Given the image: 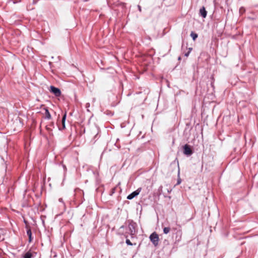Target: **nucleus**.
Returning a JSON list of instances; mask_svg holds the SVG:
<instances>
[{
	"label": "nucleus",
	"mask_w": 258,
	"mask_h": 258,
	"mask_svg": "<svg viewBox=\"0 0 258 258\" xmlns=\"http://www.w3.org/2000/svg\"><path fill=\"white\" fill-rule=\"evenodd\" d=\"M141 190H142L141 187L138 188L137 190H136L135 191H133L132 193H131L129 195H128L127 197V199L132 200L133 198H134L135 197H136L138 195H139V194L140 193V192L141 191Z\"/></svg>",
	"instance_id": "obj_3"
},
{
	"label": "nucleus",
	"mask_w": 258,
	"mask_h": 258,
	"mask_svg": "<svg viewBox=\"0 0 258 258\" xmlns=\"http://www.w3.org/2000/svg\"><path fill=\"white\" fill-rule=\"evenodd\" d=\"M27 234L29 237V242H31L32 240V232L30 227L26 226Z\"/></svg>",
	"instance_id": "obj_7"
},
{
	"label": "nucleus",
	"mask_w": 258,
	"mask_h": 258,
	"mask_svg": "<svg viewBox=\"0 0 258 258\" xmlns=\"http://www.w3.org/2000/svg\"><path fill=\"white\" fill-rule=\"evenodd\" d=\"M178 233H179L180 234V237H179V239H178V240H180V238H181V230H179V231L177 232Z\"/></svg>",
	"instance_id": "obj_17"
},
{
	"label": "nucleus",
	"mask_w": 258,
	"mask_h": 258,
	"mask_svg": "<svg viewBox=\"0 0 258 258\" xmlns=\"http://www.w3.org/2000/svg\"><path fill=\"white\" fill-rule=\"evenodd\" d=\"M181 182V179L180 178H178V180H177V184L178 185Z\"/></svg>",
	"instance_id": "obj_15"
},
{
	"label": "nucleus",
	"mask_w": 258,
	"mask_h": 258,
	"mask_svg": "<svg viewBox=\"0 0 258 258\" xmlns=\"http://www.w3.org/2000/svg\"><path fill=\"white\" fill-rule=\"evenodd\" d=\"M89 106H90V103H87L86 104V108H88Z\"/></svg>",
	"instance_id": "obj_18"
},
{
	"label": "nucleus",
	"mask_w": 258,
	"mask_h": 258,
	"mask_svg": "<svg viewBox=\"0 0 258 258\" xmlns=\"http://www.w3.org/2000/svg\"><path fill=\"white\" fill-rule=\"evenodd\" d=\"M66 117H67V112H66L63 114L62 118V120H61V123H62V129H64L66 128L65 121H66Z\"/></svg>",
	"instance_id": "obj_9"
},
{
	"label": "nucleus",
	"mask_w": 258,
	"mask_h": 258,
	"mask_svg": "<svg viewBox=\"0 0 258 258\" xmlns=\"http://www.w3.org/2000/svg\"><path fill=\"white\" fill-rule=\"evenodd\" d=\"M191 50V48H189V51H188V52H187V53H186L185 54V56H186V57H187V56H188V55H189V53L190 52V50Z\"/></svg>",
	"instance_id": "obj_14"
},
{
	"label": "nucleus",
	"mask_w": 258,
	"mask_h": 258,
	"mask_svg": "<svg viewBox=\"0 0 258 258\" xmlns=\"http://www.w3.org/2000/svg\"><path fill=\"white\" fill-rule=\"evenodd\" d=\"M128 224L126 227V232L125 234L130 235L131 238H134L136 233L137 224L132 220L128 221Z\"/></svg>",
	"instance_id": "obj_1"
},
{
	"label": "nucleus",
	"mask_w": 258,
	"mask_h": 258,
	"mask_svg": "<svg viewBox=\"0 0 258 258\" xmlns=\"http://www.w3.org/2000/svg\"><path fill=\"white\" fill-rule=\"evenodd\" d=\"M124 236L126 238V240H125V243H126L127 245H136V243H132L131 241L127 239V237H128V235L127 234H124Z\"/></svg>",
	"instance_id": "obj_10"
},
{
	"label": "nucleus",
	"mask_w": 258,
	"mask_h": 258,
	"mask_svg": "<svg viewBox=\"0 0 258 258\" xmlns=\"http://www.w3.org/2000/svg\"><path fill=\"white\" fill-rule=\"evenodd\" d=\"M45 110V118L47 119H50L51 118V116L49 112L48 109L47 108H44Z\"/></svg>",
	"instance_id": "obj_8"
},
{
	"label": "nucleus",
	"mask_w": 258,
	"mask_h": 258,
	"mask_svg": "<svg viewBox=\"0 0 258 258\" xmlns=\"http://www.w3.org/2000/svg\"><path fill=\"white\" fill-rule=\"evenodd\" d=\"M124 226H122L120 227V228H124Z\"/></svg>",
	"instance_id": "obj_21"
},
{
	"label": "nucleus",
	"mask_w": 258,
	"mask_h": 258,
	"mask_svg": "<svg viewBox=\"0 0 258 258\" xmlns=\"http://www.w3.org/2000/svg\"><path fill=\"white\" fill-rule=\"evenodd\" d=\"M183 153L187 156H190L192 154V150L189 145L186 144L183 146Z\"/></svg>",
	"instance_id": "obj_5"
},
{
	"label": "nucleus",
	"mask_w": 258,
	"mask_h": 258,
	"mask_svg": "<svg viewBox=\"0 0 258 258\" xmlns=\"http://www.w3.org/2000/svg\"><path fill=\"white\" fill-rule=\"evenodd\" d=\"M59 201L60 202H62V199H61V198H60V199H59Z\"/></svg>",
	"instance_id": "obj_19"
},
{
	"label": "nucleus",
	"mask_w": 258,
	"mask_h": 258,
	"mask_svg": "<svg viewBox=\"0 0 258 258\" xmlns=\"http://www.w3.org/2000/svg\"><path fill=\"white\" fill-rule=\"evenodd\" d=\"M46 128L47 130H48V131L50 130V128L46 126Z\"/></svg>",
	"instance_id": "obj_20"
},
{
	"label": "nucleus",
	"mask_w": 258,
	"mask_h": 258,
	"mask_svg": "<svg viewBox=\"0 0 258 258\" xmlns=\"http://www.w3.org/2000/svg\"><path fill=\"white\" fill-rule=\"evenodd\" d=\"M149 238L151 241L155 246H157L158 244L159 236L156 232L152 233Z\"/></svg>",
	"instance_id": "obj_2"
},
{
	"label": "nucleus",
	"mask_w": 258,
	"mask_h": 258,
	"mask_svg": "<svg viewBox=\"0 0 258 258\" xmlns=\"http://www.w3.org/2000/svg\"><path fill=\"white\" fill-rule=\"evenodd\" d=\"M190 36L192 37L194 40H195L197 38L198 35L197 33L194 32H191L190 33Z\"/></svg>",
	"instance_id": "obj_11"
},
{
	"label": "nucleus",
	"mask_w": 258,
	"mask_h": 258,
	"mask_svg": "<svg viewBox=\"0 0 258 258\" xmlns=\"http://www.w3.org/2000/svg\"><path fill=\"white\" fill-rule=\"evenodd\" d=\"M170 231V228L169 227H164L163 228V233L165 234H168Z\"/></svg>",
	"instance_id": "obj_13"
},
{
	"label": "nucleus",
	"mask_w": 258,
	"mask_h": 258,
	"mask_svg": "<svg viewBox=\"0 0 258 258\" xmlns=\"http://www.w3.org/2000/svg\"><path fill=\"white\" fill-rule=\"evenodd\" d=\"M138 10L140 12H141L142 11V9H141V7L140 6V5H138Z\"/></svg>",
	"instance_id": "obj_16"
},
{
	"label": "nucleus",
	"mask_w": 258,
	"mask_h": 258,
	"mask_svg": "<svg viewBox=\"0 0 258 258\" xmlns=\"http://www.w3.org/2000/svg\"><path fill=\"white\" fill-rule=\"evenodd\" d=\"M32 256V253L28 251L24 254V255L23 256V257L24 258H31Z\"/></svg>",
	"instance_id": "obj_12"
},
{
	"label": "nucleus",
	"mask_w": 258,
	"mask_h": 258,
	"mask_svg": "<svg viewBox=\"0 0 258 258\" xmlns=\"http://www.w3.org/2000/svg\"><path fill=\"white\" fill-rule=\"evenodd\" d=\"M50 91L54 94L56 97H59L61 95L60 90L58 88H56L53 86H50Z\"/></svg>",
	"instance_id": "obj_4"
},
{
	"label": "nucleus",
	"mask_w": 258,
	"mask_h": 258,
	"mask_svg": "<svg viewBox=\"0 0 258 258\" xmlns=\"http://www.w3.org/2000/svg\"><path fill=\"white\" fill-rule=\"evenodd\" d=\"M200 15L203 18H205L207 15V12L204 7H202L200 10Z\"/></svg>",
	"instance_id": "obj_6"
}]
</instances>
